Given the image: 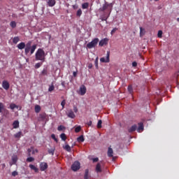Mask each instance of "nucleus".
Returning <instances> with one entry per match:
<instances>
[{
    "instance_id": "obj_1",
    "label": "nucleus",
    "mask_w": 179,
    "mask_h": 179,
    "mask_svg": "<svg viewBox=\"0 0 179 179\" xmlns=\"http://www.w3.org/2000/svg\"><path fill=\"white\" fill-rule=\"evenodd\" d=\"M35 58L36 61L44 62L45 61V52L41 48L38 49L35 55Z\"/></svg>"
},
{
    "instance_id": "obj_2",
    "label": "nucleus",
    "mask_w": 179,
    "mask_h": 179,
    "mask_svg": "<svg viewBox=\"0 0 179 179\" xmlns=\"http://www.w3.org/2000/svg\"><path fill=\"white\" fill-rule=\"evenodd\" d=\"M113 9V3H108L105 2L101 8H99V12H104L105 10H108L109 13H111Z\"/></svg>"
},
{
    "instance_id": "obj_3",
    "label": "nucleus",
    "mask_w": 179,
    "mask_h": 179,
    "mask_svg": "<svg viewBox=\"0 0 179 179\" xmlns=\"http://www.w3.org/2000/svg\"><path fill=\"white\" fill-rule=\"evenodd\" d=\"M37 48V45H33L31 48L25 47L24 49V53L26 55L30 52L31 55L32 54H34V52L36 51V49Z\"/></svg>"
},
{
    "instance_id": "obj_4",
    "label": "nucleus",
    "mask_w": 179,
    "mask_h": 179,
    "mask_svg": "<svg viewBox=\"0 0 179 179\" xmlns=\"http://www.w3.org/2000/svg\"><path fill=\"white\" fill-rule=\"evenodd\" d=\"M97 44H99V38H95L94 40L87 44V48H89L90 50L94 48Z\"/></svg>"
},
{
    "instance_id": "obj_5",
    "label": "nucleus",
    "mask_w": 179,
    "mask_h": 179,
    "mask_svg": "<svg viewBox=\"0 0 179 179\" xmlns=\"http://www.w3.org/2000/svg\"><path fill=\"white\" fill-rule=\"evenodd\" d=\"M79 169H80V163L76 161L71 166V170H73V171H78Z\"/></svg>"
},
{
    "instance_id": "obj_6",
    "label": "nucleus",
    "mask_w": 179,
    "mask_h": 179,
    "mask_svg": "<svg viewBox=\"0 0 179 179\" xmlns=\"http://www.w3.org/2000/svg\"><path fill=\"white\" fill-rule=\"evenodd\" d=\"M111 13H107V12H104L103 15H102L101 16V20H102V22H106L107 23V19H108V17H110V15Z\"/></svg>"
},
{
    "instance_id": "obj_7",
    "label": "nucleus",
    "mask_w": 179,
    "mask_h": 179,
    "mask_svg": "<svg viewBox=\"0 0 179 179\" xmlns=\"http://www.w3.org/2000/svg\"><path fill=\"white\" fill-rule=\"evenodd\" d=\"M100 61H101V62H105V63L110 62V51H107L106 58V57H101L100 59Z\"/></svg>"
},
{
    "instance_id": "obj_8",
    "label": "nucleus",
    "mask_w": 179,
    "mask_h": 179,
    "mask_svg": "<svg viewBox=\"0 0 179 179\" xmlns=\"http://www.w3.org/2000/svg\"><path fill=\"white\" fill-rule=\"evenodd\" d=\"M48 169V164L47 162H41L40 164L41 171H45Z\"/></svg>"
},
{
    "instance_id": "obj_9",
    "label": "nucleus",
    "mask_w": 179,
    "mask_h": 179,
    "mask_svg": "<svg viewBox=\"0 0 179 179\" xmlns=\"http://www.w3.org/2000/svg\"><path fill=\"white\" fill-rule=\"evenodd\" d=\"M108 43V38H105L99 41V46L103 47V45H107Z\"/></svg>"
},
{
    "instance_id": "obj_10",
    "label": "nucleus",
    "mask_w": 179,
    "mask_h": 179,
    "mask_svg": "<svg viewBox=\"0 0 179 179\" xmlns=\"http://www.w3.org/2000/svg\"><path fill=\"white\" fill-rule=\"evenodd\" d=\"M80 96H85L86 94V87L85 85L80 87Z\"/></svg>"
},
{
    "instance_id": "obj_11",
    "label": "nucleus",
    "mask_w": 179,
    "mask_h": 179,
    "mask_svg": "<svg viewBox=\"0 0 179 179\" xmlns=\"http://www.w3.org/2000/svg\"><path fill=\"white\" fill-rule=\"evenodd\" d=\"M10 85H9V83L6 80H3L2 83V87L5 89V90H8Z\"/></svg>"
},
{
    "instance_id": "obj_12",
    "label": "nucleus",
    "mask_w": 179,
    "mask_h": 179,
    "mask_svg": "<svg viewBox=\"0 0 179 179\" xmlns=\"http://www.w3.org/2000/svg\"><path fill=\"white\" fill-rule=\"evenodd\" d=\"M66 114H67V116L69 117V118L73 119V118H75V117H76V115H75V113H73V110H69Z\"/></svg>"
},
{
    "instance_id": "obj_13",
    "label": "nucleus",
    "mask_w": 179,
    "mask_h": 179,
    "mask_svg": "<svg viewBox=\"0 0 179 179\" xmlns=\"http://www.w3.org/2000/svg\"><path fill=\"white\" fill-rule=\"evenodd\" d=\"M138 127L136 126V124H134L133 126H131L130 128L128 129V132H129L130 134L131 132H135V131H136Z\"/></svg>"
},
{
    "instance_id": "obj_14",
    "label": "nucleus",
    "mask_w": 179,
    "mask_h": 179,
    "mask_svg": "<svg viewBox=\"0 0 179 179\" xmlns=\"http://www.w3.org/2000/svg\"><path fill=\"white\" fill-rule=\"evenodd\" d=\"M18 50H23L26 47V43L24 42H21L17 45Z\"/></svg>"
},
{
    "instance_id": "obj_15",
    "label": "nucleus",
    "mask_w": 179,
    "mask_h": 179,
    "mask_svg": "<svg viewBox=\"0 0 179 179\" xmlns=\"http://www.w3.org/2000/svg\"><path fill=\"white\" fill-rule=\"evenodd\" d=\"M142 131H143V123L139 122L138 127L137 129V132H142Z\"/></svg>"
},
{
    "instance_id": "obj_16",
    "label": "nucleus",
    "mask_w": 179,
    "mask_h": 179,
    "mask_svg": "<svg viewBox=\"0 0 179 179\" xmlns=\"http://www.w3.org/2000/svg\"><path fill=\"white\" fill-rule=\"evenodd\" d=\"M113 154H114V151H113V148L109 147L108 150V157H113Z\"/></svg>"
},
{
    "instance_id": "obj_17",
    "label": "nucleus",
    "mask_w": 179,
    "mask_h": 179,
    "mask_svg": "<svg viewBox=\"0 0 179 179\" xmlns=\"http://www.w3.org/2000/svg\"><path fill=\"white\" fill-rule=\"evenodd\" d=\"M12 164H10V166H12L13 164H16V163H17V155H13L12 157Z\"/></svg>"
},
{
    "instance_id": "obj_18",
    "label": "nucleus",
    "mask_w": 179,
    "mask_h": 179,
    "mask_svg": "<svg viewBox=\"0 0 179 179\" xmlns=\"http://www.w3.org/2000/svg\"><path fill=\"white\" fill-rule=\"evenodd\" d=\"M22 136H23V133H22V131H19L14 134V138H16L17 139H20V138H22Z\"/></svg>"
},
{
    "instance_id": "obj_19",
    "label": "nucleus",
    "mask_w": 179,
    "mask_h": 179,
    "mask_svg": "<svg viewBox=\"0 0 179 179\" xmlns=\"http://www.w3.org/2000/svg\"><path fill=\"white\" fill-rule=\"evenodd\" d=\"M96 173H101V165L100 163H98L96 166Z\"/></svg>"
},
{
    "instance_id": "obj_20",
    "label": "nucleus",
    "mask_w": 179,
    "mask_h": 179,
    "mask_svg": "<svg viewBox=\"0 0 179 179\" xmlns=\"http://www.w3.org/2000/svg\"><path fill=\"white\" fill-rule=\"evenodd\" d=\"M19 41H20V38H19V36H15L13 38V44H17V43H19Z\"/></svg>"
},
{
    "instance_id": "obj_21",
    "label": "nucleus",
    "mask_w": 179,
    "mask_h": 179,
    "mask_svg": "<svg viewBox=\"0 0 179 179\" xmlns=\"http://www.w3.org/2000/svg\"><path fill=\"white\" fill-rule=\"evenodd\" d=\"M29 169H31V170H34L35 173H38V169L33 164L29 165Z\"/></svg>"
},
{
    "instance_id": "obj_22",
    "label": "nucleus",
    "mask_w": 179,
    "mask_h": 179,
    "mask_svg": "<svg viewBox=\"0 0 179 179\" xmlns=\"http://www.w3.org/2000/svg\"><path fill=\"white\" fill-rule=\"evenodd\" d=\"M90 178V176L89 175V169H85L84 179H89Z\"/></svg>"
},
{
    "instance_id": "obj_23",
    "label": "nucleus",
    "mask_w": 179,
    "mask_h": 179,
    "mask_svg": "<svg viewBox=\"0 0 179 179\" xmlns=\"http://www.w3.org/2000/svg\"><path fill=\"white\" fill-rule=\"evenodd\" d=\"M48 6L52 7L55 5V0H49L48 1Z\"/></svg>"
},
{
    "instance_id": "obj_24",
    "label": "nucleus",
    "mask_w": 179,
    "mask_h": 179,
    "mask_svg": "<svg viewBox=\"0 0 179 179\" xmlns=\"http://www.w3.org/2000/svg\"><path fill=\"white\" fill-rule=\"evenodd\" d=\"M13 127L14 129H16L19 127V121L18 120L14 121L13 123Z\"/></svg>"
},
{
    "instance_id": "obj_25",
    "label": "nucleus",
    "mask_w": 179,
    "mask_h": 179,
    "mask_svg": "<svg viewBox=\"0 0 179 179\" xmlns=\"http://www.w3.org/2000/svg\"><path fill=\"white\" fill-rule=\"evenodd\" d=\"M41 75L43 76H47L48 75V70L47 69H43L41 71Z\"/></svg>"
},
{
    "instance_id": "obj_26",
    "label": "nucleus",
    "mask_w": 179,
    "mask_h": 179,
    "mask_svg": "<svg viewBox=\"0 0 179 179\" xmlns=\"http://www.w3.org/2000/svg\"><path fill=\"white\" fill-rule=\"evenodd\" d=\"M48 153L49 155H52V156H54V153H55V148H52V149H49V150H48Z\"/></svg>"
},
{
    "instance_id": "obj_27",
    "label": "nucleus",
    "mask_w": 179,
    "mask_h": 179,
    "mask_svg": "<svg viewBox=\"0 0 179 179\" xmlns=\"http://www.w3.org/2000/svg\"><path fill=\"white\" fill-rule=\"evenodd\" d=\"M41 111V107L39 105H36L35 106V113H40Z\"/></svg>"
},
{
    "instance_id": "obj_28",
    "label": "nucleus",
    "mask_w": 179,
    "mask_h": 179,
    "mask_svg": "<svg viewBox=\"0 0 179 179\" xmlns=\"http://www.w3.org/2000/svg\"><path fill=\"white\" fill-rule=\"evenodd\" d=\"M127 89L130 94H132V93H134V88L132 87V85H129Z\"/></svg>"
},
{
    "instance_id": "obj_29",
    "label": "nucleus",
    "mask_w": 179,
    "mask_h": 179,
    "mask_svg": "<svg viewBox=\"0 0 179 179\" xmlns=\"http://www.w3.org/2000/svg\"><path fill=\"white\" fill-rule=\"evenodd\" d=\"M78 142H85V137H83V136H80L78 138H77Z\"/></svg>"
},
{
    "instance_id": "obj_30",
    "label": "nucleus",
    "mask_w": 179,
    "mask_h": 179,
    "mask_svg": "<svg viewBox=\"0 0 179 179\" xmlns=\"http://www.w3.org/2000/svg\"><path fill=\"white\" fill-rule=\"evenodd\" d=\"M41 120H45L47 118V114L46 113H42L39 115Z\"/></svg>"
},
{
    "instance_id": "obj_31",
    "label": "nucleus",
    "mask_w": 179,
    "mask_h": 179,
    "mask_svg": "<svg viewBox=\"0 0 179 179\" xmlns=\"http://www.w3.org/2000/svg\"><path fill=\"white\" fill-rule=\"evenodd\" d=\"M83 9H87L89 8V3H84L82 4Z\"/></svg>"
},
{
    "instance_id": "obj_32",
    "label": "nucleus",
    "mask_w": 179,
    "mask_h": 179,
    "mask_svg": "<svg viewBox=\"0 0 179 179\" xmlns=\"http://www.w3.org/2000/svg\"><path fill=\"white\" fill-rule=\"evenodd\" d=\"M10 27H12L13 29H15V27H16V22H15V21L10 22Z\"/></svg>"
},
{
    "instance_id": "obj_33",
    "label": "nucleus",
    "mask_w": 179,
    "mask_h": 179,
    "mask_svg": "<svg viewBox=\"0 0 179 179\" xmlns=\"http://www.w3.org/2000/svg\"><path fill=\"white\" fill-rule=\"evenodd\" d=\"M60 138L62 141H66V135L64 133L60 135Z\"/></svg>"
},
{
    "instance_id": "obj_34",
    "label": "nucleus",
    "mask_w": 179,
    "mask_h": 179,
    "mask_svg": "<svg viewBox=\"0 0 179 179\" xmlns=\"http://www.w3.org/2000/svg\"><path fill=\"white\" fill-rule=\"evenodd\" d=\"M27 162L28 163H31V162H34V157H29L27 159Z\"/></svg>"
},
{
    "instance_id": "obj_35",
    "label": "nucleus",
    "mask_w": 179,
    "mask_h": 179,
    "mask_svg": "<svg viewBox=\"0 0 179 179\" xmlns=\"http://www.w3.org/2000/svg\"><path fill=\"white\" fill-rule=\"evenodd\" d=\"M65 104H66V101H65V99H64L62 102H61V106L62 107V110H64V108H65Z\"/></svg>"
},
{
    "instance_id": "obj_36",
    "label": "nucleus",
    "mask_w": 179,
    "mask_h": 179,
    "mask_svg": "<svg viewBox=\"0 0 179 179\" xmlns=\"http://www.w3.org/2000/svg\"><path fill=\"white\" fill-rule=\"evenodd\" d=\"M77 16L80 17L82 16V9L79 8L76 13Z\"/></svg>"
},
{
    "instance_id": "obj_37",
    "label": "nucleus",
    "mask_w": 179,
    "mask_h": 179,
    "mask_svg": "<svg viewBox=\"0 0 179 179\" xmlns=\"http://www.w3.org/2000/svg\"><path fill=\"white\" fill-rule=\"evenodd\" d=\"M64 149L67 151V152H71V146H69V145H66L64 147Z\"/></svg>"
},
{
    "instance_id": "obj_38",
    "label": "nucleus",
    "mask_w": 179,
    "mask_h": 179,
    "mask_svg": "<svg viewBox=\"0 0 179 179\" xmlns=\"http://www.w3.org/2000/svg\"><path fill=\"white\" fill-rule=\"evenodd\" d=\"M157 36H158L159 38H162V37L163 36V31L162 30H159L158 31Z\"/></svg>"
},
{
    "instance_id": "obj_39",
    "label": "nucleus",
    "mask_w": 179,
    "mask_h": 179,
    "mask_svg": "<svg viewBox=\"0 0 179 179\" xmlns=\"http://www.w3.org/2000/svg\"><path fill=\"white\" fill-rule=\"evenodd\" d=\"M41 65H43V63H36L35 64V69H38V68H40L41 66Z\"/></svg>"
},
{
    "instance_id": "obj_40",
    "label": "nucleus",
    "mask_w": 179,
    "mask_h": 179,
    "mask_svg": "<svg viewBox=\"0 0 179 179\" xmlns=\"http://www.w3.org/2000/svg\"><path fill=\"white\" fill-rule=\"evenodd\" d=\"M17 108V106L15 103H12L10 105V108H11V110H15V108Z\"/></svg>"
},
{
    "instance_id": "obj_41",
    "label": "nucleus",
    "mask_w": 179,
    "mask_h": 179,
    "mask_svg": "<svg viewBox=\"0 0 179 179\" xmlns=\"http://www.w3.org/2000/svg\"><path fill=\"white\" fill-rule=\"evenodd\" d=\"M5 108V106H3V104L0 102V113H2V110H4Z\"/></svg>"
},
{
    "instance_id": "obj_42",
    "label": "nucleus",
    "mask_w": 179,
    "mask_h": 179,
    "mask_svg": "<svg viewBox=\"0 0 179 179\" xmlns=\"http://www.w3.org/2000/svg\"><path fill=\"white\" fill-rule=\"evenodd\" d=\"M101 124H103V122L101 121V120H99L98 121L97 128H99V129L101 128Z\"/></svg>"
},
{
    "instance_id": "obj_43",
    "label": "nucleus",
    "mask_w": 179,
    "mask_h": 179,
    "mask_svg": "<svg viewBox=\"0 0 179 179\" xmlns=\"http://www.w3.org/2000/svg\"><path fill=\"white\" fill-rule=\"evenodd\" d=\"M143 31H145V29L142 27H140V36L141 37H142V36H143Z\"/></svg>"
},
{
    "instance_id": "obj_44",
    "label": "nucleus",
    "mask_w": 179,
    "mask_h": 179,
    "mask_svg": "<svg viewBox=\"0 0 179 179\" xmlns=\"http://www.w3.org/2000/svg\"><path fill=\"white\" fill-rule=\"evenodd\" d=\"M33 149V147H31V148H28L27 152H28V156L30 157L31 156V150Z\"/></svg>"
},
{
    "instance_id": "obj_45",
    "label": "nucleus",
    "mask_w": 179,
    "mask_h": 179,
    "mask_svg": "<svg viewBox=\"0 0 179 179\" xmlns=\"http://www.w3.org/2000/svg\"><path fill=\"white\" fill-rule=\"evenodd\" d=\"M80 129H82V128L80 127V126H78V127H76L75 132H76V133L80 132Z\"/></svg>"
},
{
    "instance_id": "obj_46",
    "label": "nucleus",
    "mask_w": 179,
    "mask_h": 179,
    "mask_svg": "<svg viewBox=\"0 0 179 179\" xmlns=\"http://www.w3.org/2000/svg\"><path fill=\"white\" fill-rule=\"evenodd\" d=\"M51 138H52V139H54V141H55L57 143L58 142V138H57V137H55V134H52L51 135Z\"/></svg>"
},
{
    "instance_id": "obj_47",
    "label": "nucleus",
    "mask_w": 179,
    "mask_h": 179,
    "mask_svg": "<svg viewBox=\"0 0 179 179\" xmlns=\"http://www.w3.org/2000/svg\"><path fill=\"white\" fill-rule=\"evenodd\" d=\"M65 129V127L62 126V125H60L57 127V130L58 131H62V129Z\"/></svg>"
},
{
    "instance_id": "obj_48",
    "label": "nucleus",
    "mask_w": 179,
    "mask_h": 179,
    "mask_svg": "<svg viewBox=\"0 0 179 179\" xmlns=\"http://www.w3.org/2000/svg\"><path fill=\"white\" fill-rule=\"evenodd\" d=\"M25 47L31 48V41H28Z\"/></svg>"
},
{
    "instance_id": "obj_49",
    "label": "nucleus",
    "mask_w": 179,
    "mask_h": 179,
    "mask_svg": "<svg viewBox=\"0 0 179 179\" xmlns=\"http://www.w3.org/2000/svg\"><path fill=\"white\" fill-rule=\"evenodd\" d=\"M25 47L31 48V41H28Z\"/></svg>"
},
{
    "instance_id": "obj_50",
    "label": "nucleus",
    "mask_w": 179,
    "mask_h": 179,
    "mask_svg": "<svg viewBox=\"0 0 179 179\" xmlns=\"http://www.w3.org/2000/svg\"><path fill=\"white\" fill-rule=\"evenodd\" d=\"M18 174L19 173L16 171H14L12 172L13 177H16V176H17Z\"/></svg>"
},
{
    "instance_id": "obj_51",
    "label": "nucleus",
    "mask_w": 179,
    "mask_h": 179,
    "mask_svg": "<svg viewBox=\"0 0 179 179\" xmlns=\"http://www.w3.org/2000/svg\"><path fill=\"white\" fill-rule=\"evenodd\" d=\"M54 89H55V87H54V85H51L48 91L49 92H52V90H54Z\"/></svg>"
},
{
    "instance_id": "obj_52",
    "label": "nucleus",
    "mask_w": 179,
    "mask_h": 179,
    "mask_svg": "<svg viewBox=\"0 0 179 179\" xmlns=\"http://www.w3.org/2000/svg\"><path fill=\"white\" fill-rule=\"evenodd\" d=\"M118 30V29L117 28H113L111 31V34H114V33H115Z\"/></svg>"
},
{
    "instance_id": "obj_53",
    "label": "nucleus",
    "mask_w": 179,
    "mask_h": 179,
    "mask_svg": "<svg viewBox=\"0 0 179 179\" xmlns=\"http://www.w3.org/2000/svg\"><path fill=\"white\" fill-rule=\"evenodd\" d=\"M132 66H134V67L138 66V63H136V62H132Z\"/></svg>"
},
{
    "instance_id": "obj_54",
    "label": "nucleus",
    "mask_w": 179,
    "mask_h": 179,
    "mask_svg": "<svg viewBox=\"0 0 179 179\" xmlns=\"http://www.w3.org/2000/svg\"><path fill=\"white\" fill-rule=\"evenodd\" d=\"M92 161L94 163H96V162H99V158L98 157L94 158V159H92Z\"/></svg>"
},
{
    "instance_id": "obj_55",
    "label": "nucleus",
    "mask_w": 179,
    "mask_h": 179,
    "mask_svg": "<svg viewBox=\"0 0 179 179\" xmlns=\"http://www.w3.org/2000/svg\"><path fill=\"white\" fill-rule=\"evenodd\" d=\"M73 111L74 113H78V107H76V106H73Z\"/></svg>"
},
{
    "instance_id": "obj_56",
    "label": "nucleus",
    "mask_w": 179,
    "mask_h": 179,
    "mask_svg": "<svg viewBox=\"0 0 179 179\" xmlns=\"http://www.w3.org/2000/svg\"><path fill=\"white\" fill-rule=\"evenodd\" d=\"M77 75H78V72L77 71H73V76H74V78H76Z\"/></svg>"
},
{
    "instance_id": "obj_57",
    "label": "nucleus",
    "mask_w": 179,
    "mask_h": 179,
    "mask_svg": "<svg viewBox=\"0 0 179 179\" xmlns=\"http://www.w3.org/2000/svg\"><path fill=\"white\" fill-rule=\"evenodd\" d=\"M34 153H38V150L35 149L34 150L32 151V155H34Z\"/></svg>"
},
{
    "instance_id": "obj_58",
    "label": "nucleus",
    "mask_w": 179,
    "mask_h": 179,
    "mask_svg": "<svg viewBox=\"0 0 179 179\" xmlns=\"http://www.w3.org/2000/svg\"><path fill=\"white\" fill-rule=\"evenodd\" d=\"M78 6L77 4H75L73 6V9H78Z\"/></svg>"
},
{
    "instance_id": "obj_59",
    "label": "nucleus",
    "mask_w": 179,
    "mask_h": 179,
    "mask_svg": "<svg viewBox=\"0 0 179 179\" xmlns=\"http://www.w3.org/2000/svg\"><path fill=\"white\" fill-rule=\"evenodd\" d=\"M87 124L88 127H92V120L88 122Z\"/></svg>"
},
{
    "instance_id": "obj_60",
    "label": "nucleus",
    "mask_w": 179,
    "mask_h": 179,
    "mask_svg": "<svg viewBox=\"0 0 179 179\" xmlns=\"http://www.w3.org/2000/svg\"><path fill=\"white\" fill-rule=\"evenodd\" d=\"M61 85L63 87H65V81H62Z\"/></svg>"
},
{
    "instance_id": "obj_61",
    "label": "nucleus",
    "mask_w": 179,
    "mask_h": 179,
    "mask_svg": "<svg viewBox=\"0 0 179 179\" xmlns=\"http://www.w3.org/2000/svg\"><path fill=\"white\" fill-rule=\"evenodd\" d=\"M178 22H179V18H177Z\"/></svg>"
},
{
    "instance_id": "obj_62",
    "label": "nucleus",
    "mask_w": 179,
    "mask_h": 179,
    "mask_svg": "<svg viewBox=\"0 0 179 179\" xmlns=\"http://www.w3.org/2000/svg\"><path fill=\"white\" fill-rule=\"evenodd\" d=\"M3 166L5 167V164H3Z\"/></svg>"
},
{
    "instance_id": "obj_63",
    "label": "nucleus",
    "mask_w": 179,
    "mask_h": 179,
    "mask_svg": "<svg viewBox=\"0 0 179 179\" xmlns=\"http://www.w3.org/2000/svg\"><path fill=\"white\" fill-rule=\"evenodd\" d=\"M155 1H159V0H155Z\"/></svg>"
}]
</instances>
